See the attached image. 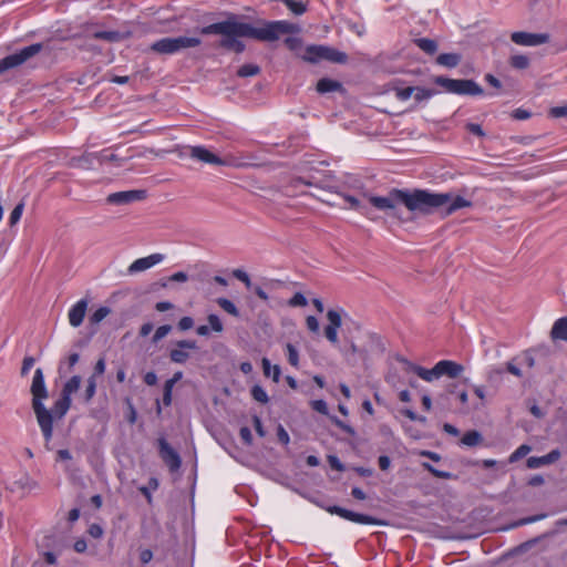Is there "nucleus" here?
Wrapping results in <instances>:
<instances>
[{
    "instance_id": "nucleus-1",
    "label": "nucleus",
    "mask_w": 567,
    "mask_h": 567,
    "mask_svg": "<svg viewBox=\"0 0 567 567\" xmlns=\"http://www.w3.org/2000/svg\"><path fill=\"white\" fill-rule=\"evenodd\" d=\"M300 31V27L286 20L260 21L259 25L238 22L235 19L213 23L199 30L200 34H221L219 45L224 49L240 53L245 44L237 37L250 38L264 42H272L284 34H293Z\"/></svg>"
},
{
    "instance_id": "nucleus-2",
    "label": "nucleus",
    "mask_w": 567,
    "mask_h": 567,
    "mask_svg": "<svg viewBox=\"0 0 567 567\" xmlns=\"http://www.w3.org/2000/svg\"><path fill=\"white\" fill-rule=\"evenodd\" d=\"M369 203L386 216L409 221L413 215H429L449 200L445 195H432L426 189L392 188L385 196H368Z\"/></svg>"
},
{
    "instance_id": "nucleus-3",
    "label": "nucleus",
    "mask_w": 567,
    "mask_h": 567,
    "mask_svg": "<svg viewBox=\"0 0 567 567\" xmlns=\"http://www.w3.org/2000/svg\"><path fill=\"white\" fill-rule=\"evenodd\" d=\"M30 392L32 394V410L44 441L48 444L52 440V417L43 403V401L48 399L49 392L45 386L43 371L40 368L34 371Z\"/></svg>"
},
{
    "instance_id": "nucleus-4",
    "label": "nucleus",
    "mask_w": 567,
    "mask_h": 567,
    "mask_svg": "<svg viewBox=\"0 0 567 567\" xmlns=\"http://www.w3.org/2000/svg\"><path fill=\"white\" fill-rule=\"evenodd\" d=\"M199 38L177 37V38H163L153 42L150 50L157 54H175L182 50L196 48L200 45Z\"/></svg>"
},
{
    "instance_id": "nucleus-5",
    "label": "nucleus",
    "mask_w": 567,
    "mask_h": 567,
    "mask_svg": "<svg viewBox=\"0 0 567 567\" xmlns=\"http://www.w3.org/2000/svg\"><path fill=\"white\" fill-rule=\"evenodd\" d=\"M434 83L453 94L475 96L484 93L482 86L474 80H455L445 76H436Z\"/></svg>"
},
{
    "instance_id": "nucleus-6",
    "label": "nucleus",
    "mask_w": 567,
    "mask_h": 567,
    "mask_svg": "<svg viewBox=\"0 0 567 567\" xmlns=\"http://www.w3.org/2000/svg\"><path fill=\"white\" fill-rule=\"evenodd\" d=\"M302 59L310 63H317L326 60L332 63L344 64L348 61V55L328 45H309L306 48Z\"/></svg>"
},
{
    "instance_id": "nucleus-7",
    "label": "nucleus",
    "mask_w": 567,
    "mask_h": 567,
    "mask_svg": "<svg viewBox=\"0 0 567 567\" xmlns=\"http://www.w3.org/2000/svg\"><path fill=\"white\" fill-rule=\"evenodd\" d=\"M42 50L41 43H34L29 47L21 49L19 52L7 55L0 60V74L21 65L27 62L29 59L33 58Z\"/></svg>"
},
{
    "instance_id": "nucleus-8",
    "label": "nucleus",
    "mask_w": 567,
    "mask_h": 567,
    "mask_svg": "<svg viewBox=\"0 0 567 567\" xmlns=\"http://www.w3.org/2000/svg\"><path fill=\"white\" fill-rule=\"evenodd\" d=\"M326 511L330 514L338 515L344 519H348V520H351V522H354L358 524H370V525H379V526L386 525V523L382 519H379V518H375V517H372L369 515H364V514L354 513L352 511L346 509V508L337 506V505L328 506L326 508Z\"/></svg>"
},
{
    "instance_id": "nucleus-9",
    "label": "nucleus",
    "mask_w": 567,
    "mask_h": 567,
    "mask_svg": "<svg viewBox=\"0 0 567 567\" xmlns=\"http://www.w3.org/2000/svg\"><path fill=\"white\" fill-rule=\"evenodd\" d=\"M511 40L522 47H538L548 43L550 35L548 33H530L525 31H515L511 34Z\"/></svg>"
},
{
    "instance_id": "nucleus-10",
    "label": "nucleus",
    "mask_w": 567,
    "mask_h": 567,
    "mask_svg": "<svg viewBox=\"0 0 567 567\" xmlns=\"http://www.w3.org/2000/svg\"><path fill=\"white\" fill-rule=\"evenodd\" d=\"M158 452L161 458L168 466L171 472H175L181 467L182 460L178 453L168 444L164 437L158 439Z\"/></svg>"
},
{
    "instance_id": "nucleus-11",
    "label": "nucleus",
    "mask_w": 567,
    "mask_h": 567,
    "mask_svg": "<svg viewBox=\"0 0 567 567\" xmlns=\"http://www.w3.org/2000/svg\"><path fill=\"white\" fill-rule=\"evenodd\" d=\"M146 198V190L132 189L112 193L107 196L106 202L113 205H126L133 202H140Z\"/></svg>"
},
{
    "instance_id": "nucleus-12",
    "label": "nucleus",
    "mask_w": 567,
    "mask_h": 567,
    "mask_svg": "<svg viewBox=\"0 0 567 567\" xmlns=\"http://www.w3.org/2000/svg\"><path fill=\"white\" fill-rule=\"evenodd\" d=\"M327 319L329 323L324 328V336L331 344L338 346V330L342 326L341 311L333 309L328 310Z\"/></svg>"
},
{
    "instance_id": "nucleus-13",
    "label": "nucleus",
    "mask_w": 567,
    "mask_h": 567,
    "mask_svg": "<svg viewBox=\"0 0 567 567\" xmlns=\"http://www.w3.org/2000/svg\"><path fill=\"white\" fill-rule=\"evenodd\" d=\"M197 349V343L194 340H179L176 342V348L169 351V359L172 362L183 364L189 359L187 350Z\"/></svg>"
},
{
    "instance_id": "nucleus-14",
    "label": "nucleus",
    "mask_w": 567,
    "mask_h": 567,
    "mask_svg": "<svg viewBox=\"0 0 567 567\" xmlns=\"http://www.w3.org/2000/svg\"><path fill=\"white\" fill-rule=\"evenodd\" d=\"M192 158H195L199 162L212 164V165H219L225 166L228 165L229 162L227 159H223L212 153L209 150L205 148L204 146H193L190 147L189 153Z\"/></svg>"
},
{
    "instance_id": "nucleus-15",
    "label": "nucleus",
    "mask_w": 567,
    "mask_h": 567,
    "mask_svg": "<svg viewBox=\"0 0 567 567\" xmlns=\"http://www.w3.org/2000/svg\"><path fill=\"white\" fill-rule=\"evenodd\" d=\"M164 260V255L162 254H152L147 257L138 258L133 261L127 271L128 274H136L152 268L153 266L162 262Z\"/></svg>"
},
{
    "instance_id": "nucleus-16",
    "label": "nucleus",
    "mask_w": 567,
    "mask_h": 567,
    "mask_svg": "<svg viewBox=\"0 0 567 567\" xmlns=\"http://www.w3.org/2000/svg\"><path fill=\"white\" fill-rule=\"evenodd\" d=\"M435 367L439 378L445 375L451 379H455L464 371V367L462 364L452 360H441L435 364Z\"/></svg>"
},
{
    "instance_id": "nucleus-17",
    "label": "nucleus",
    "mask_w": 567,
    "mask_h": 567,
    "mask_svg": "<svg viewBox=\"0 0 567 567\" xmlns=\"http://www.w3.org/2000/svg\"><path fill=\"white\" fill-rule=\"evenodd\" d=\"M87 306H89V300L81 299L69 310L68 318H69V323L72 327L78 328L82 324L85 313H86V310H87Z\"/></svg>"
},
{
    "instance_id": "nucleus-18",
    "label": "nucleus",
    "mask_w": 567,
    "mask_h": 567,
    "mask_svg": "<svg viewBox=\"0 0 567 567\" xmlns=\"http://www.w3.org/2000/svg\"><path fill=\"white\" fill-rule=\"evenodd\" d=\"M432 195H445V196L449 197V200L445 202L441 206V207L446 206V209H445V215L446 216L452 215L453 213H455L456 210H458L461 208H465V207H471L472 206V202L465 199L462 196H453L450 193H432Z\"/></svg>"
},
{
    "instance_id": "nucleus-19",
    "label": "nucleus",
    "mask_w": 567,
    "mask_h": 567,
    "mask_svg": "<svg viewBox=\"0 0 567 567\" xmlns=\"http://www.w3.org/2000/svg\"><path fill=\"white\" fill-rule=\"evenodd\" d=\"M71 398L61 394L60 399L55 401L52 410H49V413L52 417V423L54 420H62L64 415L71 408Z\"/></svg>"
},
{
    "instance_id": "nucleus-20",
    "label": "nucleus",
    "mask_w": 567,
    "mask_h": 567,
    "mask_svg": "<svg viewBox=\"0 0 567 567\" xmlns=\"http://www.w3.org/2000/svg\"><path fill=\"white\" fill-rule=\"evenodd\" d=\"M560 451L556 449L540 457L532 456L527 460V466L529 468H538L543 465L551 464L558 461L560 458Z\"/></svg>"
},
{
    "instance_id": "nucleus-21",
    "label": "nucleus",
    "mask_w": 567,
    "mask_h": 567,
    "mask_svg": "<svg viewBox=\"0 0 567 567\" xmlns=\"http://www.w3.org/2000/svg\"><path fill=\"white\" fill-rule=\"evenodd\" d=\"M408 364V370L414 372L417 377L423 379L426 382H432L434 379H439L436 367L434 365L432 369H425L421 365L411 363L405 361Z\"/></svg>"
},
{
    "instance_id": "nucleus-22",
    "label": "nucleus",
    "mask_w": 567,
    "mask_h": 567,
    "mask_svg": "<svg viewBox=\"0 0 567 567\" xmlns=\"http://www.w3.org/2000/svg\"><path fill=\"white\" fill-rule=\"evenodd\" d=\"M550 337L553 340L567 341V316L555 321Z\"/></svg>"
},
{
    "instance_id": "nucleus-23",
    "label": "nucleus",
    "mask_w": 567,
    "mask_h": 567,
    "mask_svg": "<svg viewBox=\"0 0 567 567\" xmlns=\"http://www.w3.org/2000/svg\"><path fill=\"white\" fill-rule=\"evenodd\" d=\"M130 33H121L118 31H97L93 33V38L107 42H120L126 39Z\"/></svg>"
},
{
    "instance_id": "nucleus-24",
    "label": "nucleus",
    "mask_w": 567,
    "mask_h": 567,
    "mask_svg": "<svg viewBox=\"0 0 567 567\" xmlns=\"http://www.w3.org/2000/svg\"><path fill=\"white\" fill-rule=\"evenodd\" d=\"M462 60L458 53H442L436 58V63L445 68H455Z\"/></svg>"
},
{
    "instance_id": "nucleus-25",
    "label": "nucleus",
    "mask_w": 567,
    "mask_h": 567,
    "mask_svg": "<svg viewBox=\"0 0 567 567\" xmlns=\"http://www.w3.org/2000/svg\"><path fill=\"white\" fill-rule=\"evenodd\" d=\"M341 89V83L331 79H321L317 83V91L319 93L334 92Z\"/></svg>"
},
{
    "instance_id": "nucleus-26",
    "label": "nucleus",
    "mask_w": 567,
    "mask_h": 567,
    "mask_svg": "<svg viewBox=\"0 0 567 567\" xmlns=\"http://www.w3.org/2000/svg\"><path fill=\"white\" fill-rule=\"evenodd\" d=\"M415 44L425 53L434 54L437 51V43L435 40L429 38L416 39Z\"/></svg>"
},
{
    "instance_id": "nucleus-27",
    "label": "nucleus",
    "mask_w": 567,
    "mask_h": 567,
    "mask_svg": "<svg viewBox=\"0 0 567 567\" xmlns=\"http://www.w3.org/2000/svg\"><path fill=\"white\" fill-rule=\"evenodd\" d=\"M81 377L73 375L62 388L61 394L71 398V395L80 389Z\"/></svg>"
},
{
    "instance_id": "nucleus-28",
    "label": "nucleus",
    "mask_w": 567,
    "mask_h": 567,
    "mask_svg": "<svg viewBox=\"0 0 567 567\" xmlns=\"http://www.w3.org/2000/svg\"><path fill=\"white\" fill-rule=\"evenodd\" d=\"M482 441H483L482 434L475 430L466 432L461 440L462 444H464L466 446H476Z\"/></svg>"
},
{
    "instance_id": "nucleus-29",
    "label": "nucleus",
    "mask_w": 567,
    "mask_h": 567,
    "mask_svg": "<svg viewBox=\"0 0 567 567\" xmlns=\"http://www.w3.org/2000/svg\"><path fill=\"white\" fill-rule=\"evenodd\" d=\"M296 16L303 14L307 11V4L301 0H280Z\"/></svg>"
},
{
    "instance_id": "nucleus-30",
    "label": "nucleus",
    "mask_w": 567,
    "mask_h": 567,
    "mask_svg": "<svg viewBox=\"0 0 567 567\" xmlns=\"http://www.w3.org/2000/svg\"><path fill=\"white\" fill-rule=\"evenodd\" d=\"M509 65L517 70H525L529 66V59L525 54H514L509 58Z\"/></svg>"
},
{
    "instance_id": "nucleus-31",
    "label": "nucleus",
    "mask_w": 567,
    "mask_h": 567,
    "mask_svg": "<svg viewBox=\"0 0 567 567\" xmlns=\"http://www.w3.org/2000/svg\"><path fill=\"white\" fill-rule=\"evenodd\" d=\"M262 369H264V374L266 377L272 375V380L275 382H279V378H280V373H281L279 365H274L271 368L270 361L268 359L264 358L262 359Z\"/></svg>"
},
{
    "instance_id": "nucleus-32",
    "label": "nucleus",
    "mask_w": 567,
    "mask_h": 567,
    "mask_svg": "<svg viewBox=\"0 0 567 567\" xmlns=\"http://www.w3.org/2000/svg\"><path fill=\"white\" fill-rule=\"evenodd\" d=\"M217 305L224 310L226 311L227 313L234 316V317H239V310L238 308L235 306V303L233 301H230L229 299L227 298H218L216 300Z\"/></svg>"
},
{
    "instance_id": "nucleus-33",
    "label": "nucleus",
    "mask_w": 567,
    "mask_h": 567,
    "mask_svg": "<svg viewBox=\"0 0 567 567\" xmlns=\"http://www.w3.org/2000/svg\"><path fill=\"white\" fill-rule=\"evenodd\" d=\"M96 159L101 163V164H104V163H115L116 166H121L122 165V159L118 158V156L114 153H110L107 154L106 151H102L100 153H96Z\"/></svg>"
},
{
    "instance_id": "nucleus-34",
    "label": "nucleus",
    "mask_w": 567,
    "mask_h": 567,
    "mask_svg": "<svg viewBox=\"0 0 567 567\" xmlns=\"http://www.w3.org/2000/svg\"><path fill=\"white\" fill-rule=\"evenodd\" d=\"M111 312L109 307H100L90 316L91 324H99L102 320H104Z\"/></svg>"
},
{
    "instance_id": "nucleus-35",
    "label": "nucleus",
    "mask_w": 567,
    "mask_h": 567,
    "mask_svg": "<svg viewBox=\"0 0 567 567\" xmlns=\"http://www.w3.org/2000/svg\"><path fill=\"white\" fill-rule=\"evenodd\" d=\"M259 72L260 68L257 64H244L238 69L237 75L240 78L255 76Z\"/></svg>"
},
{
    "instance_id": "nucleus-36",
    "label": "nucleus",
    "mask_w": 567,
    "mask_h": 567,
    "mask_svg": "<svg viewBox=\"0 0 567 567\" xmlns=\"http://www.w3.org/2000/svg\"><path fill=\"white\" fill-rule=\"evenodd\" d=\"M93 159H96V153H86L80 156L79 158H74V165L83 168H90Z\"/></svg>"
},
{
    "instance_id": "nucleus-37",
    "label": "nucleus",
    "mask_w": 567,
    "mask_h": 567,
    "mask_svg": "<svg viewBox=\"0 0 567 567\" xmlns=\"http://www.w3.org/2000/svg\"><path fill=\"white\" fill-rule=\"evenodd\" d=\"M286 350H287L288 362L293 368H298L299 367V352H298L297 348L291 343H287Z\"/></svg>"
},
{
    "instance_id": "nucleus-38",
    "label": "nucleus",
    "mask_w": 567,
    "mask_h": 567,
    "mask_svg": "<svg viewBox=\"0 0 567 567\" xmlns=\"http://www.w3.org/2000/svg\"><path fill=\"white\" fill-rule=\"evenodd\" d=\"M344 200L350 205V208L359 210L361 214L369 216V210L365 206L361 205L358 198L351 195H343Z\"/></svg>"
},
{
    "instance_id": "nucleus-39",
    "label": "nucleus",
    "mask_w": 567,
    "mask_h": 567,
    "mask_svg": "<svg viewBox=\"0 0 567 567\" xmlns=\"http://www.w3.org/2000/svg\"><path fill=\"white\" fill-rule=\"evenodd\" d=\"M251 396L259 403L266 404L269 398L262 386L256 384L251 388Z\"/></svg>"
},
{
    "instance_id": "nucleus-40",
    "label": "nucleus",
    "mask_w": 567,
    "mask_h": 567,
    "mask_svg": "<svg viewBox=\"0 0 567 567\" xmlns=\"http://www.w3.org/2000/svg\"><path fill=\"white\" fill-rule=\"evenodd\" d=\"M96 391V380H94V375H91L86 381V386L84 391V400L85 402H90L95 395Z\"/></svg>"
},
{
    "instance_id": "nucleus-41",
    "label": "nucleus",
    "mask_w": 567,
    "mask_h": 567,
    "mask_svg": "<svg viewBox=\"0 0 567 567\" xmlns=\"http://www.w3.org/2000/svg\"><path fill=\"white\" fill-rule=\"evenodd\" d=\"M435 94L434 90L425 89V87H415V91L413 92L414 99L416 102H422L425 100H429Z\"/></svg>"
},
{
    "instance_id": "nucleus-42",
    "label": "nucleus",
    "mask_w": 567,
    "mask_h": 567,
    "mask_svg": "<svg viewBox=\"0 0 567 567\" xmlns=\"http://www.w3.org/2000/svg\"><path fill=\"white\" fill-rule=\"evenodd\" d=\"M207 321H208V327L209 329H212L213 331L217 332V333H220L223 332L224 330V326H223V322L220 320V318L217 316V315H208L207 317Z\"/></svg>"
},
{
    "instance_id": "nucleus-43",
    "label": "nucleus",
    "mask_w": 567,
    "mask_h": 567,
    "mask_svg": "<svg viewBox=\"0 0 567 567\" xmlns=\"http://www.w3.org/2000/svg\"><path fill=\"white\" fill-rule=\"evenodd\" d=\"M530 446L527 444L520 445L515 452H513L509 456V463L517 462L522 457L526 456L530 452Z\"/></svg>"
},
{
    "instance_id": "nucleus-44",
    "label": "nucleus",
    "mask_w": 567,
    "mask_h": 567,
    "mask_svg": "<svg viewBox=\"0 0 567 567\" xmlns=\"http://www.w3.org/2000/svg\"><path fill=\"white\" fill-rule=\"evenodd\" d=\"M393 90L395 92V96L400 101H406V100H409L413 95V92L415 91V87L414 86L394 87Z\"/></svg>"
},
{
    "instance_id": "nucleus-45",
    "label": "nucleus",
    "mask_w": 567,
    "mask_h": 567,
    "mask_svg": "<svg viewBox=\"0 0 567 567\" xmlns=\"http://www.w3.org/2000/svg\"><path fill=\"white\" fill-rule=\"evenodd\" d=\"M171 331H172V326H169V324H164V326L158 327L152 337V342L156 344L163 338H165Z\"/></svg>"
},
{
    "instance_id": "nucleus-46",
    "label": "nucleus",
    "mask_w": 567,
    "mask_h": 567,
    "mask_svg": "<svg viewBox=\"0 0 567 567\" xmlns=\"http://www.w3.org/2000/svg\"><path fill=\"white\" fill-rule=\"evenodd\" d=\"M23 208H24V204L19 203L11 212L10 217H9V225L11 227L14 226L20 220L22 213H23Z\"/></svg>"
},
{
    "instance_id": "nucleus-47",
    "label": "nucleus",
    "mask_w": 567,
    "mask_h": 567,
    "mask_svg": "<svg viewBox=\"0 0 567 567\" xmlns=\"http://www.w3.org/2000/svg\"><path fill=\"white\" fill-rule=\"evenodd\" d=\"M290 307H306L308 301L301 292H296L292 298L288 301Z\"/></svg>"
},
{
    "instance_id": "nucleus-48",
    "label": "nucleus",
    "mask_w": 567,
    "mask_h": 567,
    "mask_svg": "<svg viewBox=\"0 0 567 567\" xmlns=\"http://www.w3.org/2000/svg\"><path fill=\"white\" fill-rule=\"evenodd\" d=\"M424 468H426L433 476L437 477V478H451L452 477V474L449 473V472H444V471H440V470H436L434 466H432L431 464L429 463H424L423 464Z\"/></svg>"
},
{
    "instance_id": "nucleus-49",
    "label": "nucleus",
    "mask_w": 567,
    "mask_h": 567,
    "mask_svg": "<svg viewBox=\"0 0 567 567\" xmlns=\"http://www.w3.org/2000/svg\"><path fill=\"white\" fill-rule=\"evenodd\" d=\"M233 276L240 280L247 288H251V280L246 271L241 269H235L233 271Z\"/></svg>"
},
{
    "instance_id": "nucleus-50",
    "label": "nucleus",
    "mask_w": 567,
    "mask_h": 567,
    "mask_svg": "<svg viewBox=\"0 0 567 567\" xmlns=\"http://www.w3.org/2000/svg\"><path fill=\"white\" fill-rule=\"evenodd\" d=\"M330 419L339 429H341L342 431H344L349 435H351V436L355 435L354 429L352 426H350L349 424H347L343 421L339 420L337 416H331Z\"/></svg>"
},
{
    "instance_id": "nucleus-51",
    "label": "nucleus",
    "mask_w": 567,
    "mask_h": 567,
    "mask_svg": "<svg viewBox=\"0 0 567 567\" xmlns=\"http://www.w3.org/2000/svg\"><path fill=\"white\" fill-rule=\"evenodd\" d=\"M125 403L127 405V410H128V414H127V421L131 423V424H134L136 422V419H137V412L132 403V400L130 398H126L125 399Z\"/></svg>"
},
{
    "instance_id": "nucleus-52",
    "label": "nucleus",
    "mask_w": 567,
    "mask_h": 567,
    "mask_svg": "<svg viewBox=\"0 0 567 567\" xmlns=\"http://www.w3.org/2000/svg\"><path fill=\"white\" fill-rule=\"evenodd\" d=\"M239 435L246 445L249 446L252 444V434L249 427L243 426L239 431Z\"/></svg>"
},
{
    "instance_id": "nucleus-53",
    "label": "nucleus",
    "mask_w": 567,
    "mask_h": 567,
    "mask_svg": "<svg viewBox=\"0 0 567 567\" xmlns=\"http://www.w3.org/2000/svg\"><path fill=\"white\" fill-rule=\"evenodd\" d=\"M285 44L291 51H296L301 47V40L296 37H288L285 39Z\"/></svg>"
},
{
    "instance_id": "nucleus-54",
    "label": "nucleus",
    "mask_w": 567,
    "mask_h": 567,
    "mask_svg": "<svg viewBox=\"0 0 567 567\" xmlns=\"http://www.w3.org/2000/svg\"><path fill=\"white\" fill-rule=\"evenodd\" d=\"M306 324H307V328L313 332V333H318L319 332V321L316 317L313 316H308L306 318Z\"/></svg>"
},
{
    "instance_id": "nucleus-55",
    "label": "nucleus",
    "mask_w": 567,
    "mask_h": 567,
    "mask_svg": "<svg viewBox=\"0 0 567 567\" xmlns=\"http://www.w3.org/2000/svg\"><path fill=\"white\" fill-rule=\"evenodd\" d=\"M312 409L321 414H328V405L323 400H315L311 402Z\"/></svg>"
},
{
    "instance_id": "nucleus-56",
    "label": "nucleus",
    "mask_w": 567,
    "mask_h": 567,
    "mask_svg": "<svg viewBox=\"0 0 567 567\" xmlns=\"http://www.w3.org/2000/svg\"><path fill=\"white\" fill-rule=\"evenodd\" d=\"M105 368L106 364L104 358H100L94 365V372L92 374L94 375V380H96L97 375H102L105 372Z\"/></svg>"
},
{
    "instance_id": "nucleus-57",
    "label": "nucleus",
    "mask_w": 567,
    "mask_h": 567,
    "mask_svg": "<svg viewBox=\"0 0 567 567\" xmlns=\"http://www.w3.org/2000/svg\"><path fill=\"white\" fill-rule=\"evenodd\" d=\"M277 436H278L279 442L282 443L284 445L289 444V441H290L289 434L287 433V431L284 429L282 425H278Z\"/></svg>"
},
{
    "instance_id": "nucleus-58",
    "label": "nucleus",
    "mask_w": 567,
    "mask_h": 567,
    "mask_svg": "<svg viewBox=\"0 0 567 567\" xmlns=\"http://www.w3.org/2000/svg\"><path fill=\"white\" fill-rule=\"evenodd\" d=\"M328 462H329V465L336 470V471H339V472H342L344 471V466L343 464L340 462V460L334 456V455H329L328 456Z\"/></svg>"
},
{
    "instance_id": "nucleus-59",
    "label": "nucleus",
    "mask_w": 567,
    "mask_h": 567,
    "mask_svg": "<svg viewBox=\"0 0 567 567\" xmlns=\"http://www.w3.org/2000/svg\"><path fill=\"white\" fill-rule=\"evenodd\" d=\"M194 326V320L193 318L190 317H183L181 318V320L178 321V328L182 330V331H186L190 328H193Z\"/></svg>"
},
{
    "instance_id": "nucleus-60",
    "label": "nucleus",
    "mask_w": 567,
    "mask_h": 567,
    "mask_svg": "<svg viewBox=\"0 0 567 567\" xmlns=\"http://www.w3.org/2000/svg\"><path fill=\"white\" fill-rule=\"evenodd\" d=\"M466 130L477 136H485V133L480 124L468 123L466 124Z\"/></svg>"
},
{
    "instance_id": "nucleus-61",
    "label": "nucleus",
    "mask_w": 567,
    "mask_h": 567,
    "mask_svg": "<svg viewBox=\"0 0 567 567\" xmlns=\"http://www.w3.org/2000/svg\"><path fill=\"white\" fill-rule=\"evenodd\" d=\"M34 364L32 357H25L22 362L21 374L25 375Z\"/></svg>"
},
{
    "instance_id": "nucleus-62",
    "label": "nucleus",
    "mask_w": 567,
    "mask_h": 567,
    "mask_svg": "<svg viewBox=\"0 0 567 567\" xmlns=\"http://www.w3.org/2000/svg\"><path fill=\"white\" fill-rule=\"evenodd\" d=\"M252 422H254V426H255V430H256L257 434L260 437H264L266 435V431L264 430V426H262L260 417L257 416V415H254Z\"/></svg>"
},
{
    "instance_id": "nucleus-63",
    "label": "nucleus",
    "mask_w": 567,
    "mask_h": 567,
    "mask_svg": "<svg viewBox=\"0 0 567 567\" xmlns=\"http://www.w3.org/2000/svg\"><path fill=\"white\" fill-rule=\"evenodd\" d=\"M506 370L517 378L523 377L522 370L514 363V360L506 363Z\"/></svg>"
},
{
    "instance_id": "nucleus-64",
    "label": "nucleus",
    "mask_w": 567,
    "mask_h": 567,
    "mask_svg": "<svg viewBox=\"0 0 567 567\" xmlns=\"http://www.w3.org/2000/svg\"><path fill=\"white\" fill-rule=\"evenodd\" d=\"M550 115L554 117H563L567 115V106H556L550 110Z\"/></svg>"
}]
</instances>
